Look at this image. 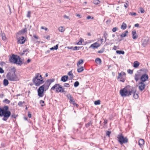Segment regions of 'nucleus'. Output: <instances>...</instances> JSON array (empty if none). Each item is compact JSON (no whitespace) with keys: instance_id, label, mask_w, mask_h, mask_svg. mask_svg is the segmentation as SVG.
<instances>
[{"instance_id":"nucleus-1","label":"nucleus","mask_w":150,"mask_h":150,"mask_svg":"<svg viewBox=\"0 0 150 150\" xmlns=\"http://www.w3.org/2000/svg\"><path fill=\"white\" fill-rule=\"evenodd\" d=\"M55 80L54 78L48 79L44 84L39 87L37 90L38 96L39 97L41 98L43 96L45 92L48 90L51 84Z\"/></svg>"},{"instance_id":"nucleus-2","label":"nucleus","mask_w":150,"mask_h":150,"mask_svg":"<svg viewBox=\"0 0 150 150\" xmlns=\"http://www.w3.org/2000/svg\"><path fill=\"white\" fill-rule=\"evenodd\" d=\"M133 86L127 85L124 88L121 89L120 91V94L122 97H129L132 94Z\"/></svg>"},{"instance_id":"nucleus-3","label":"nucleus","mask_w":150,"mask_h":150,"mask_svg":"<svg viewBox=\"0 0 150 150\" xmlns=\"http://www.w3.org/2000/svg\"><path fill=\"white\" fill-rule=\"evenodd\" d=\"M8 106L0 107V117H3L2 120L6 121L9 117V110Z\"/></svg>"},{"instance_id":"nucleus-4","label":"nucleus","mask_w":150,"mask_h":150,"mask_svg":"<svg viewBox=\"0 0 150 150\" xmlns=\"http://www.w3.org/2000/svg\"><path fill=\"white\" fill-rule=\"evenodd\" d=\"M10 62L20 66L24 63L20 56L13 54H12L11 56L10 55Z\"/></svg>"},{"instance_id":"nucleus-5","label":"nucleus","mask_w":150,"mask_h":150,"mask_svg":"<svg viewBox=\"0 0 150 150\" xmlns=\"http://www.w3.org/2000/svg\"><path fill=\"white\" fill-rule=\"evenodd\" d=\"M16 71L15 67H13L10 69V81H16L19 80L18 77L15 74Z\"/></svg>"},{"instance_id":"nucleus-6","label":"nucleus","mask_w":150,"mask_h":150,"mask_svg":"<svg viewBox=\"0 0 150 150\" xmlns=\"http://www.w3.org/2000/svg\"><path fill=\"white\" fill-rule=\"evenodd\" d=\"M117 138L118 142L121 145H122L124 144L127 143L128 142V139L127 137H124L122 133H120L118 135Z\"/></svg>"},{"instance_id":"nucleus-7","label":"nucleus","mask_w":150,"mask_h":150,"mask_svg":"<svg viewBox=\"0 0 150 150\" xmlns=\"http://www.w3.org/2000/svg\"><path fill=\"white\" fill-rule=\"evenodd\" d=\"M38 75H35V77L32 80L33 83L37 86H38L44 83L45 81L43 79L39 78Z\"/></svg>"},{"instance_id":"nucleus-8","label":"nucleus","mask_w":150,"mask_h":150,"mask_svg":"<svg viewBox=\"0 0 150 150\" xmlns=\"http://www.w3.org/2000/svg\"><path fill=\"white\" fill-rule=\"evenodd\" d=\"M61 86H62L60 84L56 83L51 88L50 91H54L55 90L56 93H60V91H61Z\"/></svg>"},{"instance_id":"nucleus-9","label":"nucleus","mask_w":150,"mask_h":150,"mask_svg":"<svg viewBox=\"0 0 150 150\" xmlns=\"http://www.w3.org/2000/svg\"><path fill=\"white\" fill-rule=\"evenodd\" d=\"M149 79V76L146 74H143L140 76L139 79L140 82H144L147 81Z\"/></svg>"},{"instance_id":"nucleus-10","label":"nucleus","mask_w":150,"mask_h":150,"mask_svg":"<svg viewBox=\"0 0 150 150\" xmlns=\"http://www.w3.org/2000/svg\"><path fill=\"white\" fill-rule=\"evenodd\" d=\"M139 90L140 91H142L146 87V85L144 82H139Z\"/></svg>"},{"instance_id":"nucleus-11","label":"nucleus","mask_w":150,"mask_h":150,"mask_svg":"<svg viewBox=\"0 0 150 150\" xmlns=\"http://www.w3.org/2000/svg\"><path fill=\"white\" fill-rule=\"evenodd\" d=\"M141 69L137 71V74H135L134 75V79L136 81V82L138 81L139 79V77L142 75L143 74H142L141 73Z\"/></svg>"},{"instance_id":"nucleus-12","label":"nucleus","mask_w":150,"mask_h":150,"mask_svg":"<svg viewBox=\"0 0 150 150\" xmlns=\"http://www.w3.org/2000/svg\"><path fill=\"white\" fill-rule=\"evenodd\" d=\"M25 38L24 36H21L18 38L17 43L18 44H23L25 43Z\"/></svg>"},{"instance_id":"nucleus-13","label":"nucleus","mask_w":150,"mask_h":150,"mask_svg":"<svg viewBox=\"0 0 150 150\" xmlns=\"http://www.w3.org/2000/svg\"><path fill=\"white\" fill-rule=\"evenodd\" d=\"M101 45L100 44L98 43L97 42H96L94 43L91 44L89 47V48H92L93 49H97Z\"/></svg>"},{"instance_id":"nucleus-14","label":"nucleus","mask_w":150,"mask_h":150,"mask_svg":"<svg viewBox=\"0 0 150 150\" xmlns=\"http://www.w3.org/2000/svg\"><path fill=\"white\" fill-rule=\"evenodd\" d=\"M132 93L133 94V98L135 99H137L139 98L138 94L136 93V89L135 87L133 86V89H132Z\"/></svg>"},{"instance_id":"nucleus-15","label":"nucleus","mask_w":150,"mask_h":150,"mask_svg":"<svg viewBox=\"0 0 150 150\" xmlns=\"http://www.w3.org/2000/svg\"><path fill=\"white\" fill-rule=\"evenodd\" d=\"M118 75L117 77V79H120V81L122 82H124L125 79L124 78H123L122 74L121 72L118 73Z\"/></svg>"},{"instance_id":"nucleus-16","label":"nucleus","mask_w":150,"mask_h":150,"mask_svg":"<svg viewBox=\"0 0 150 150\" xmlns=\"http://www.w3.org/2000/svg\"><path fill=\"white\" fill-rule=\"evenodd\" d=\"M149 39L148 38H145L143 40L142 42V46L145 47L149 43Z\"/></svg>"},{"instance_id":"nucleus-17","label":"nucleus","mask_w":150,"mask_h":150,"mask_svg":"<svg viewBox=\"0 0 150 150\" xmlns=\"http://www.w3.org/2000/svg\"><path fill=\"white\" fill-rule=\"evenodd\" d=\"M69 77L67 75H64L62 76L60 79L61 81L65 82L68 80Z\"/></svg>"},{"instance_id":"nucleus-18","label":"nucleus","mask_w":150,"mask_h":150,"mask_svg":"<svg viewBox=\"0 0 150 150\" xmlns=\"http://www.w3.org/2000/svg\"><path fill=\"white\" fill-rule=\"evenodd\" d=\"M27 32V28H25L24 29H23L19 31L18 33H17V34L21 35H23V34Z\"/></svg>"},{"instance_id":"nucleus-19","label":"nucleus","mask_w":150,"mask_h":150,"mask_svg":"<svg viewBox=\"0 0 150 150\" xmlns=\"http://www.w3.org/2000/svg\"><path fill=\"white\" fill-rule=\"evenodd\" d=\"M132 33L133 39L134 40L137 39L138 38V36L136 34V31L135 30H133L132 31Z\"/></svg>"},{"instance_id":"nucleus-20","label":"nucleus","mask_w":150,"mask_h":150,"mask_svg":"<svg viewBox=\"0 0 150 150\" xmlns=\"http://www.w3.org/2000/svg\"><path fill=\"white\" fill-rule=\"evenodd\" d=\"M145 141L144 139H140L138 141V144L141 148L144 144Z\"/></svg>"},{"instance_id":"nucleus-21","label":"nucleus","mask_w":150,"mask_h":150,"mask_svg":"<svg viewBox=\"0 0 150 150\" xmlns=\"http://www.w3.org/2000/svg\"><path fill=\"white\" fill-rule=\"evenodd\" d=\"M140 64L139 62L138 61H135L133 63V67L135 68H137Z\"/></svg>"},{"instance_id":"nucleus-22","label":"nucleus","mask_w":150,"mask_h":150,"mask_svg":"<svg viewBox=\"0 0 150 150\" xmlns=\"http://www.w3.org/2000/svg\"><path fill=\"white\" fill-rule=\"evenodd\" d=\"M72 72V71L71 70L69 71L67 74L68 75L70 76L69 80H72L74 77V76Z\"/></svg>"},{"instance_id":"nucleus-23","label":"nucleus","mask_w":150,"mask_h":150,"mask_svg":"<svg viewBox=\"0 0 150 150\" xmlns=\"http://www.w3.org/2000/svg\"><path fill=\"white\" fill-rule=\"evenodd\" d=\"M128 33V31L126 30L123 32L120 35V36L121 38H123L126 37L127 35V33Z\"/></svg>"},{"instance_id":"nucleus-24","label":"nucleus","mask_w":150,"mask_h":150,"mask_svg":"<svg viewBox=\"0 0 150 150\" xmlns=\"http://www.w3.org/2000/svg\"><path fill=\"white\" fill-rule=\"evenodd\" d=\"M93 122L92 121H90L88 123L85 124V127L86 128H88L89 126H91L92 127H93V126L92 125Z\"/></svg>"},{"instance_id":"nucleus-25","label":"nucleus","mask_w":150,"mask_h":150,"mask_svg":"<svg viewBox=\"0 0 150 150\" xmlns=\"http://www.w3.org/2000/svg\"><path fill=\"white\" fill-rule=\"evenodd\" d=\"M18 115H15V114H13L11 116V119H12L13 120V121L15 122L16 120V117L18 116Z\"/></svg>"},{"instance_id":"nucleus-26","label":"nucleus","mask_w":150,"mask_h":150,"mask_svg":"<svg viewBox=\"0 0 150 150\" xmlns=\"http://www.w3.org/2000/svg\"><path fill=\"white\" fill-rule=\"evenodd\" d=\"M127 27V25L126 23L123 22L121 26V28L122 30L126 29Z\"/></svg>"},{"instance_id":"nucleus-27","label":"nucleus","mask_w":150,"mask_h":150,"mask_svg":"<svg viewBox=\"0 0 150 150\" xmlns=\"http://www.w3.org/2000/svg\"><path fill=\"white\" fill-rule=\"evenodd\" d=\"M66 96L67 99H69V101L71 100L74 99L73 97H72L71 95L70 94V93H69L66 95Z\"/></svg>"},{"instance_id":"nucleus-28","label":"nucleus","mask_w":150,"mask_h":150,"mask_svg":"<svg viewBox=\"0 0 150 150\" xmlns=\"http://www.w3.org/2000/svg\"><path fill=\"white\" fill-rule=\"evenodd\" d=\"M58 44H57L56 45L54 46V47H51L50 48V50H57L58 49Z\"/></svg>"},{"instance_id":"nucleus-29","label":"nucleus","mask_w":150,"mask_h":150,"mask_svg":"<svg viewBox=\"0 0 150 150\" xmlns=\"http://www.w3.org/2000/svg\"><path fill=\"white\" fill-rule=\"evenodd\" d=\"M96 62L98 64H100L102 62L101 59L99 58H97L95 59Z\"/></svg>"},{"instance_id":"nucleus-30","label":"nucleus","mask_w":150,"mask_h":150,"mask_svg":"<svg viewBox=\"0 0 150 150\" xmlns=\"http://www.w3.org/2000/svg\"><path fill=\"white\" fill-rule=\"evenodd\" d=\"M84 67L81 66L80 67L78 68L77 70L78 72L80 73L82 72L84 70Z\"/></svg>"},{"instance_id":"nucleus-31","label":"nucleus","mask_w":150,"mask_h":150,"mask_svg":"<svg viewBox=\"0 0 150 150\" xmlns=\"http://www.w3.org/2000/svg\"><path fill=\"white\" fill-rule=\"evenodd\" d=\"M84 61V60L82 59H79L77 63V66H79V65L82 64L83 63Z\"/></svg>"},{"instance_id":"nucleus-32","label":"nucleus","mask_w":150,"mask_h":150,"mask_svg":"<svg viewBox=\"0 0 150 150\" xmlns=\"http://www.w3.org/2000/svg\"><path fill=\"white\" fill-rule=\"evenodd\" d=\"M116 53L117 54H125V52L123 50H117L116 51Z\"/></svg>"},{"instance_id":"nucleus-33","label":"nucleus","mask_w":150,"mask_h":150,"mask_svg":"<svg viewBox=\"0 0 150 150\" xmlns=\"http://www.w3.org/2000/svg\"><path fill=\"white\" fill-rule=\"evenodd\" d=\"M8 83L9 82L8 80L6 79H4L3 81V83L4 86H7L8 84Z\"/></svg>"},{"instance_id":"nucleus-34","label":"nucleus","mask_w":150,"mask_h":150,"mask_svg":"<svg viewBox=\"0 0 150 150\" xmlns=\"http://www.w3.org/2000/svg\"><path fill=\"white\" fill-rule=\"evenodd\" d=\"M84 41V40L82 38H80L79 39V42L76 43L77 45H81L82 42Z\"/></svg>"},{"instance_id":"nucleus-35","label":"nucleus","mask_w":150,"mask_h":150,"mask_svg":"<svg viewBox=\"0 0 150 150\" xmlns=\"http://www.w3.org/2000/svg\"><path fill=\"white\" fill-rule=\"evenodd\" d=\"M58 30L59 32H63L65 30L64 28L62 26H60L58 28Z\"/></svg>"},{"instance_id":"nucleus-36","label":"nucleus","mask_w":150,"mask_h":150,"mask_svg":"<svg viewBox=\"0 0 150 150\" xmlns=\"http://www.w3.org/2000/svg\"><path fill=\"white\" fill-rule=\"evenodd\" d=\"M142 71H143L144 74H146L148 72V70L147 69L145 68H142L141 69Z\"/></svg>"},{"instance_id":"nucleus-37","label":"nucleus","mask_w":150,"mask_h":150,"mask_svg":"<svg viewBox=\"0 0 150 150\" xmlns=\"http://www.w3.org/2000/svg\"><path fill=\"white\" fill-rule=\"evenodd\" d=\"M111 132L110 131H106L105 135L106 136H108V137H110V134H111Z\"/></svg>"},{"instance_id":"nucleus-38","label":"nucleus","mask_w":150,"mask_h":150,"mask_svg":"<svg viewBox=\"0 0 150 150\" xmlns=\"http://www.w3.org/2000/svg\"><path fill=\"white\" fill-rule=\"evenodd\" d=\"M94 104L95 105H99L100 104V101L99 100H97L94 101Z\"/></svg>"},{"instance_id":"nucleus-39","label":"nucleus","mask_w":150,"mask_h":150,"mask_svg":"<svg viewBox=\"0 0 150 150\" xmlns=\"http://www.w3.org/2000/svg\"><path fill=\"white\" fill-rule=\"evenodd\" d=\"M93 3L96 5H98L100 3V1L99 0H94Z\"/></svg>"},{"instance_id":"nucleus-40","label":"nucleus","mask_w":150,"mask_h":150,"mask_svg":"<svg viewBox=\"0 0 150 150\" xmlns=\"http://www.w3.org/2000/svg\"><path fill=\"white\" fill-rule=\"evenodd\" d=\"M79 85V83L78 81H76L74 83V86L75 87H77Z\"/></svg>"},{"instance_id":"nucleus-41","label":"nucleus","mask_w":150,"mask_h":150,"mask_svg":"<svg viewBox=\"0 0 150 150\" xmlns=\"http://www.w3.org/2000/svg\"><path fill=\"white\" fill-rule=\"evenodd\" d=\"M40 103L41 104V105L42 107H43L45 105V102L43 100H40Z\"/></svg>"},{"instance_id":"nucleus-42","label":"nucleus","mask_w":150,"mask_h":150,"mask_svg":"<svg viewBox=\"0 0 150 150\" xmlns=\"http://www.w3.org/2000/svg\"><path fill=\"white\" fill-rule=\"evenodd\" d=\"M60 93H64V94H65L66 93V91L64 90V88L62 86H61V91H60Z\"/></svg>"},{"instance_id":"nucleus-43","label":"nucleus","mask_w":150,"mask_h":150,"mask_svg":"<svg viewBox=\"0 0 150 150\" xmlns=\"http://www.w3.org/2000/svg\"><path fill=\"white\" fill-rule=\"evenodd\" d=\"M105 50V48L104 47H103L101 50L98 51L97 52L99 53H102L104 52Z\"/></svg>"},{"instance_id":"nucleus-44","label":"nucleus","mask_w":150,"mask_h":150,"mask_svg":"<svg viewBox=\"0 0 150 150\" xmlns=\"http://www.w3.org/2000/svg\"><path fill=\"white\" fill-rule=\"evenodd\" d=\"M70 86V85L69 83H65L63 84V87H64L69 88Z\"/></svg>"},{"instance_id":"nucleus-45","label":"nucleus","mask_w":150,"mask_h":150,"mask_svg":"<svg viewBox=\"0 0 150 150\" xmlns=\"http://www.w3.org/2000/svg\"><path fill=\"white\" fill-rule=\"evenodd\" d=\"M25 103V102L24 101L23 102L19 101L18 102V105L20 107H22V104L23 103Z\"/></svg>"},{"instance_id":"nucleus-46","label":"nucleus","mask_w":150,"mask_h":150,"mask_svg":"<svg viewBox=\"0 0 150 150\" xmlns=\"http://www.w3.org/2000/svg\"><path fill=\"white\" fill-rule=\"evenodd\" d=\"M129 14L132 16H136L137 14L136 12H130L129 13Z\"/></svg>"},{"instance_id":"nucleus-47","label":"nucleus","mask_w":150,"mask_h":150,"mask_svg":"<svg viewBox=\"0 0 150 150\" xmlns=\"http://www.w3.org/2000/svg\"><path fill=\"white\" fill-rule=\"evenodd\" d=\"M133 70L130 69H128L127 70V72L128 74H132L133 73Z\"/></svg>"},{"instance_id":"nucleus-48","label":"nucleus","mask_w":150,"mask_h":150,"mask_svg":"<svg viewBox=\"0 0 150 150\" xmlns=\"http://www.w3.org/2000/svg\"><path fill=\"white\" fill-rule=\"evenodd\" d=\"M140 11L141 13H144L145 12L144 10V9L142 7H141L140 8Z\"/></svg>"},{"instance_id":"nucleus-49","label":"nucleus","mask_w":150,"mask_h":150,"mask_svg":"<svg viewBox=\"0 0 150 150\" xmlns=\"http://www.w3.org/2000/svg\"><path fill=\"white\" fill-rule=\"evenodd\" d=\"M108 34L106 31L104 32L103 36L104 38H107Z\"/></svg>"},{"instance_id":"nucleus-50","label":"nucleus","mask_w":150,"mask_h":150,"mask_svg":"<svg viewBox=\"0 0 150 150\" xmlns=\"http://www.w3.org/2000/svg\"><path fill=\"white\" fill-rule=\"evenodd\" d=\"M79 48L80 47H79L75 46L74 47V48L73 49V50H79Z\"/></svg>"},{"instance_id":"nucleus-51","label":"nucleus","mask_w":150,"mask_h":150,"mask_svg":"<svg viewBox=\"0 0 150 150\" xmlns=\"http://www.w3.org/2000/svg\"><path fill=\"white\" fill-rule=\"evenodd\" d=\"M3 102L4 103H5L8 104L9 103V100H8L7 99H5L4 100H3Z\"/></svg>"},{"instance_id":"nucleus-52","label":"nucleus","mask_w":150,"mask_h":150,"mask_svg":"<svg viewBox=\"0 0 150 150\" xmlns=\"http://www.w3.org/2000/svg\"><path fill=\"white\" fill-rule=\"evenodd\" d=\"M117 29L118 28L117 27H114L112 28V31L113 32H115L117 30Z\"/></svg>"},{"instance_id":"nucleus-53","label":"nucleus","mask_w":150,"mask_h":150,"mask_svg":"<svg viewBox=\"0 0 150 150\" xmlns=\"http://www.w3.org/2000/svg\"><path fill=\"white\" fill-rule=\"evenodd\" d=\"M69 103H70L73 105L75 103L74 99L71 100L69 101Z\"/></svg>"},{"instance_id":"nucleus-54","label":"nucleus","mask_w":150,"mask_h":150,"mask_svg":"<svg viewBox=\"0 0 150 150\" xmlns=\"http://www.w3.org/2000/svg\"><path fill=\"white\" fill-rule=\"evenodd\" d=\"M94 18L93 17H91V16H88L86 17V18L88 20H89L90 19H93Z\"/></svg>"},{"instance_id":"nucleus-55","label":"nucleus","mask_w":150,"mask_h":150,"mask_svg":"<svg viewBox=\"0 0 150 150\" xmlns=\"http://www.w3.org/2000/svg\"><path fill=\"white\" fill-rule=\"evenodd\" d=\"M33 37L36 40L38 39L39 38V37L35 34L33 35Z\"/></svg>"},{"instance_id":"nucleus-56","label":"nucleus","mask_w":150,"mask_h":150,"mask_svg":"<svg viewBox=\"0 0 150 150\" xmlns=\"http://www.w3.org/2000/svg\"><path fill=\"white\" fill-rule=\"evenodd\" d=\"M121 73L122 74V76L123 78L125 77L126 75V74L125 73V72H123V71H122L121 72Z\"/></svg>"},{"instance_id":"nucleus-57","label":"nucleus","mask_w":150,"mask_h":150,"mask_svg":"<svg viewBox=\"0 0 150 150\" xmlns=\"http://www.w3.org/2000/svg\"><path fill=\"white\" fill-rule=\"evenodd\" d=\"M28 116L29 118L32 117V114L30 111L28 112Z\"/></svg>"},{"instance_id":"nucleus-58","label":"nucleus","mask_w":150,"mask_h":150,"mask_svg":"<svg viewBox=\"0 0 150 150\" xmlns=\"http://www.w3.org/2000/svg\"><path fill=\"white\" fill-rule=\"evenodd\" d=\"M38 74H39L38 75L39 78L41 79H43V78L42 77V75H40L39 73H37L35 75H38Z\"/></svg>"},{"instance_id":"nucleus-59","label":"nucleus","mask_w":150,"mask_h":150,"mask_svg":"<svg viewBox=\"0 0 150 150\" xmlns=\"http://www.w3.org/2000/svg\"><path fill=\"white\" fill-rule=\"evenodd\" d=\"M30 13H31V12L30 11H28V13L27 14V17L28 18H30Z\"/></svg>"},{"instance_id":"nucleus-60","label":"nucleus","mask_w":150,"mask_h":150,"mask_svg":"<svg viewBox=\"0 0 150 150\" xmlns=\"http://www.w3.org/2000/svg\"><path fill=\"white\" fill-rule=\"evenodd\" d=\"M63 17L64 18H67V19H69V20H70V18L69 16H67L66 15H64V16H63Z\"/></svg>"},{"instance_id":"nucleus-61","label":"nucleus","mask_w":150,"mask_h":150,"mask_svg":"<svg viewBox=\"0 0 150 150\" xmlns=\"http://www.w3.org/2000/svg\"><path fill=\"white\" fill-rule=\"evenodd\" d=\"M76 16L79 18H82V16L81 15L79 14H76Z\"/></svg>"},{"instance_id":"nucleus-62","label":"nucleus","mask_w":150,"mask_h":150,"mask_svg":"<svg viewBox=\"0 0 150 150\" xmlns=\"http://www.w3.org/2000/svg\"><path fill=\"white\" fill-rule=\"evenodd\" d=\"M4 72V70L2 69V68L0 67V73L1 74L3 73Z\"/></svg>"},{"instance_id":"nucleus-63","label":"nucleus","mask_w":150,"mask_h":150,"mask_svg":"<svg viewBox=\"0 0 150 150\" xmlns=\"http://www.w3.org/2000/svg\"><path fill=\"white\" fill-rule=\"evenodd\" d=\"M50 36L49 35H47L46 36H45L44 37V38H46V39H47L48 40H50Z\"/></svg>"},{"instance_id":"nucleus-64","label":"nucleus","mask_w":150,"mask_h":150,"mask_svg":"<svg viewBox=\"0 0 150 150\" xmlns=\"http://www.w3.org/2000/svg\"><path fill=\"white\" fill-rule=\"evenodd\" d=\"M23 119L24 120H27L28 122H29V121L30 120H28L27 117L25 116L24 117Z\"/></svg>"}]
</instances>
